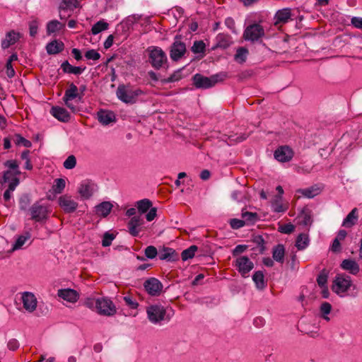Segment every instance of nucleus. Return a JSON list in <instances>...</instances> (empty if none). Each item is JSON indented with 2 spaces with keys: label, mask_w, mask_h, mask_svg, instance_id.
<instances>
[{
  "label": "nucleus",
  "mask_w": 362,
  "mask_h": 362,
  "mask_svg": "<svg viewBox=\"0 0 362 362\" xmlns=\"http://www.w3.org/2000/svg\"><path fill=\"white\" fill-rule=\"evenodd\" d=\"M228 78L226 72H220L210 77L204 76L201 74H196L192 77L193 85L197 88L206 89L214 86L217 83L223 81Z\"/></svg>",
  "instance_id": "f257e3e1"
},
{
  "label": "nucleus",
  "mask_w": 362,
  "mask_h": 362,
  "mask_svg": "<svg viewBox=\"0 0 362 362\" xmlns=\"http://www.w3.org/2000/svg\"><path fill=\"white\" fill-rule=\"evenodd\" d=\"M148 62L156 70L168 68V60L165 52L159 47L151 46L146 49Z\"/></svg>",
  "instance_id": "f03ea898"
},
{
  "label": "nucleus",
  "mask_w": 362,
  "mask_h": 362,
  "mask_svg": "<svg viewBox=\"0 0 362 362\" xmlns=\"http://www.w3.org/2000/svg\"><path fill=\"white\" fill-rule=\"evenodd\" d=\"M144 92L137 88L133 90L130 86L119 85L116 94L117 98L122 102L127 104H134L136 102L137 98Z\"/></svg>",
  "instance_id": "7ed1b4c3"
},
{
  "label": "nucleus",
  "mask_w": 362,
  "mask_h": 362,
  "mask_svg": "<svg viewBox=\"0 0 362 362\" xmlns=\"http://www.w3.org/2000/svg\"><path fill=\"white\" fill-rule=\"evenodd\" d=\"M29 213L31 220L42 223L48 219L50 211L47 204H42L41 201H37L29 208Z\"/></svg>",
  "instance_id": "20e7f679"
},
{
  "label": "nucleus",
  "mask_w": 362,
  "mask_h": 362,
  "mask_svg": "<svg viewBox=\"0 0 362 362\" xmlns=\"http://www.w3.org/2000/svg\"><path fill=\"white\" fill-rule=\"evenodd\" d=\"M146 313L149 320L153 323H158L163 320L169 321L170 316L166 309L160 304H153L147 307Z\"/></svg>",
  "instance_id": "39448f33"
},
{
  "label": "nucleus",
  "mask_w": 362,
  "mask_h": 362,
  "mask_svg": "<svg viewBox=\"0 0 362 362\" xmlns=\"http://www.w3.org/2000/svg\"><path fill=\"white\" fill-rule=\"evenodd\" d=\"M265 35L264 29L259 23H255L246 27L243 33V38L246 41L262 42L261 38Z\"/></svg>",
  "instance_id": "423d86ee"
},
{
  "label": "nucleus",
  "mask_w": 362,
  "mask_h": 362,
  "mask_svg": "<svg viewBox=\"0 0 362 362\" xmlns=\"http://www.w3.org/2000/svg\"><path fill=\"white\" fill-rule=\"evenodd\" d=\"M182 36L177 35L174 37V42L170 47V57L174 62L181 59L187 52L186 45L182 41Z\"/></svg>",
  "instance_id": "0eeeda50"
},
{
  "label": "nucleus",
  "mask_w": 362,
  "mask_h": 362,
  "mask_svg": "<svg viewBox=\"0 0 362 362\" xmlns=\"http://www.w3.org/2000/svg\"><path fill=\"white\" fill-rule=\"evenodd\" d=\"M78 90V88L77 86L74 83H71L69 84V88L65 90V93L63 97L65 105L74 113L78 112L79 108L73 105L72 100L78 99V100L81 101L82 99V95L79 94Z\"/></svg>",
  "instance_id": "6e6552de"
},
{
  "label": "nucleus",
  "mask_w": 362,
  "mask_h": 362,
  "mask_svg": "<svg viewBox=\"0 0 362 362\" xmlns=\"http://www.w3.org/2000/svg\"><path fill=\"white\" fill-rule=\"evenodd\" d=\"M352 286L351 277L346 274H338L332 285V291L337 294L347 291Z\"/></svg>",
  "instance_id": "1a4fd4ad"
},
{
  "label": "nucleus",
  "mask_w": 362,
  "mask_h": 362,
  "mask_svg": "<svg viewBox=\"0 0 362 362\" xmlns=\"http://www.w3.org/2000/svg\"><path fill=\"white\" fill-rule=\"evenodd\" d=\"M97 312L105 316H112L116 313V308L112 301L107 298H98Z\"/></svg>",
  "instance_id": "9d476101"
},
{
  "label": "nucleus",
  "mask_w": 362,
  "mask_h": 362,
  "mask_svg": "<svg viewBox=\"0 0 362 362\" xmlns=\"http://www.w3.org/2000/svg\"><path fill=\"white\" fill-rule=\"evenodd\" d=\"M235 267L241 276L246 278L248 276V273L254 268V264L247 256H241L235 260Z\"/></svg>",
  "instance_id": "9b49d317"
},
{
  "label": "nucleus",
  "mask_w": 362,
  "mask_h": 362,
  "mask_svg": "<svg viewBox=\"0 0 362 362\" xmlns=\"http://www.w3.org/2000/svg\"><path fill=\"white\" fill-rule=\"evenodd\" d=\"M144 286L148 293L153 296H159L163 289V284L161 282L154 277L145 281Z\"/></svg>",
  "instance_id": "f8f14e48"
},
{
  "label": "nucleus",
  "mask_w": 362,
  "mask_h": 362,
  "mask_svg": "<svg viewBox=\"0 0 362 362\" xmlns=\"http://www.w3.org/2000/svg\"><path fill=\"white\" fill-rule=\"evenodd\" d=\"M58 203L64 211L67 214L74 212L78 207V203L67 194L61 196L59 198Z\"/></svg>",
  "instance_id": "ddd939ff"
},
{
  "label": "nucleus",
  "mask_w": 362,
  "mask_h": 362,
  "mask_svg": "<svg viewBox=\"0 0 362 362\" xmlns=\"http://www.w3.org/2000/svg\"><path fill=\"white\" fill-rule=\"evenodd\" d=\"M274 158L280 162H288L292 159L293 152L291 148L287 146H282L279 147L274 151Z\"/></svg>",
  "instance_id": "4468645a"
},
{
  "label": "nucleus",
  "mask_w": 362,
  "mask_h": 362,
  "mask_svg": "<svg viewBox=\"0 0 362 362\" xmlns=\"http://www.w3.org/2000/svg\"><path fill=\"white\" fill-rule=\"evenodd\" d=\"M23 308L29 313H33L37 308V298L33 293L24 292L22 295Z\"/></svg>",
  "instance_id": "2eb2a0df"
},
{
  "label": "nucleus",
  "mask_w": 362,
  "mask_h": 362,
  "mask_svg": "<svg viewBox=\"0 0 362 362\" xmlns=\"http://www.w3.org/2000/svg\"><path fill=\"white\" fill-rule=\"evenodd\" d=\"M158 257L160 259L168 262H176L179 259V255L175 250L167 247L158 250Z\"/></svg>",
  "instance_id": "dca6fc26"
},
{
  "label": "nucleus",
  "mask_w": 362,
  "mask_h": 362,
  "mask_svg": "<svg viewBox=\"0 0 362 362\" xmlns=\"http://www.w3.org/2000/svg\"><path fill=\"white\" fill-rule=\"evenodd\" d=\"M51 115L62 122H68L71 119L69 112L64 107L59 106H53L50 110Z\"/></svg>",
  "instance_id": "f3484780"
},
{
  "label": "nucleus",
  "mask_w": 362,
  "mask_h": 362,
  "mask_svg": "<svg viewBox=\"0 0 362 362\" xmlns=\"http://www.w3.org/2000/svg\"><path fill=\"white\" fill-rule=\"evenodd\" d=\"M291 16V10L289 8H285L281 10H279L275 16H274V23L275 25L279 24L286 23Z\"/></svg>",
  "instance_id": "a211bd4d"
},
{
  "label": "nucleus",
  "mask_w": 362,
  "mask_h": 362,
  "mask_svg": "<svg viewBox=\"0 0 362 362\" xmlns=\"http://www.w3.org/2000/svg\"><path fill=\"white\" fill-rule=\"evenodd\" d=\"M143 223L144 220L140 216H134L132 217L128 223V229L129 233L134 237L138 236L139 230L137 229V228Z\"/></svg>",
  "instance_id": "6ab92c4d"
},
{
  "label": "nucleus",
  "mask_w": 362,
  "mask_h": 362,
  "mask_svg": "<svg viewBox=\"0 0 362 362\" xmlns=\"http://www.w3.org/2000/svg\"><path fill=\"white\" fill-rule=\"evenodd\" d=\"M341 267L353 275H356L360 271L358 264L351 259H344L341 263Z\"/></svg>",
  "instance_id": "aec40b11"
},
{
  "label": "nucleus",
  "mask_w": 362,
  "mask_h": 362,
  "mask_svg": "<svg viewBox=\"0 0 362 362\" xmlns=\"http://www.w3.org/2000/svg\"><path fill=\"white\" fill-rule=\"evenodd\" d=\"M358 219V211L357 208H354L344 219L342 226L345 228H351L356 224Z\"/></svg>",
  "instance_id": "412c9836"
},
{
  "label": "nucleus",
  "mask_w": 362,
  "mask_h": 362,
  "mask_svg": "<svg viewBox=\"0 0 362 362\" xmlns=\"http://www.w3.org/2000/svg\"><path fill=\"white\" fill-rule=\"evenodd\" d=\"M98 121L105 125L109 124L115 120V113L112 111L100 110L98 112Z\"/></svg>",
  "instance_id": "4be33fe9"
},
{
  "label": "nucleus",
  "mask_w": 362,
  "mask_h": 362,
  "mask_svg": "<svg viewBox=\"0 0 362 362\" xmlns=\"http://www.w3.org/2000/svg\"><path fill=\"white\" fill-rule=\"evenodd\" d=\"M19 37V33H16L14 30L9 31L6 33L5 39L1 41V47L4 49L8 48L11 45H14Z\"/></svg>",
  "instance_id": "5701e85b"
},
{
  "label": "nucleus",
  "mask_w": 362,
  "mask_h": 362,
  "mask_svg": "<svg viewBox=\"0 0 362 362\" xmlns=\"http://www.w3.org/2000/svg\"><path fill=\"white\" fill-rule=\"evenodd\" d=\"M64 45L62 41L57 40L49 42L46 46L47 52L49 54H57L64 50Z\"/></svg>",
  "instance_id": "b1692460"
},
{
  "label": "nucleus",
  "mask_w": 362,
  "mask_h": 362,
  "mask_svg": "<svg viewBox=\"0 0 362 362\" xmlns=\"http://www.w3.org/2000/svg\"><path fill=\"white\" fill-rule=\"evenodd\" d=\"M113 205L110 202H103L95 207L98 216L106 217L110 213Z\"/></svg>",
  "instance_id": "393cba45"
},
{
  "label": "nucleus",
  "mask_w": 362,
  "mask_h": 362,
  "mask_svg": "<svg viewBox=\"0 0 362 362\" xmlns=\"http://www.w3.org/2000/svg\"><path fill=\"white\" fill-rule=\"evenodd\" d=\"M58 295L62 299L72 303L76 302L78 298L77 292L70 288L59 290Z\"/></svg>",
  "instance_id": "a878e982"
},
{
  "label": "nucleus",
  "mask_w": 362,
  "mask_h": 362,
  "mask_svg": "<svg viewBox=\"0 0 362 362\" xmlns=\"http://www.w3.org/2000/svg\"><path fill=\"white\" fill-rule=\"evenodd\" d=\"M61 69L64 73L80 75L86 69V66H74L66 60L61 64Z\"/></svg>",
  "instance_id": "bb28decb"
},
{
  "label": "nucleus",
  "mask_w": 362,
  "mask_h": 362,
  "mask_svg": "<svg viewBox=\"0 0 362 362\" xmlns=\"http://www.w3.org/2000/svg\"><path fill=\"white\" fill-rule=\"evenodd\" d=\"M285 248L282 244H278L272 250V257L274 260L283 264L284 262Z\"/></svg>",
  "instance_id": "cd10ccee"
},
{
  "label": "nucleus",
  "mask_w": 362,
  "mask_h": 362,
  "mask_svg": "<svg viewBox=\"0 0 362 362\" xmlns=\"http://www.w3.org/2000/svg\"><path fill=\"white\" fill-rule=\"evenodd\" d=\"M230 43L231 42L229 35L223 33H220L217 35L216 47L226 49L230 46Z\"/></svg>",
  "instance_id": "c85d7f7f"
},
{
  "label": "nucleus",
  "mask_w": 362,
  "mask_h": 362,
  "mask_svg": "<svg viewBox=\"0 0 362 362\" xmlns=\"http://www.w3.org/2000/svg\"><path fill=\"white\" fill-rule=\"evenodd\" d=\"M297 192L301 194L303 196L307 198H313L320 194V189L319 187L315 185L305 189H300L297 191Z\"/></svg>",
  "instance_id": "c756f323"
},
{
  "label": "nucleus",
  "mask_w": 362,
  "mask_h": 362,
  "mask_svg": "<svg viewBox=\"0 0 362 362\" xmlns=\"http://www.w3.org/2000/svg\"><path fill=\"white\" fill-rule=\"evenodd\" d=\"M64 28V24L61 23L57 20H52L47 24V34L48 35L57 32V30H62Z\"/></svg>",
  "instance_id": "7c9ffc66"
},
{
  "label": "nucleus",
  "mask_w": 362,
  "mask_h": 362,
  "mask_svg": "<svg viewBox=\"0 0 362 362\" xmlns=\"http://www.w3.org/2000/svg\"><path fill=\"white\" fill-rule=\"evenodd\" d=\"M309 244V238L307 234L300 233L298 235L296 241V247L298 250L305 249Z\"/></svg>",
  "instance_id": "2f4dec72"
},
{
  "label": "nucleus",
  "mask_w": 362,
  "mask_h": 362,
  "mask_svg": "<svg viewBox=\"0 0 362 362\" xmlns=\"http://www.w3.org/2000/svg\"><path fill=\"white\" fill-rule=\"evenodd\" d=\"M252 280L259 289H263L266 286L264 276L262 271L255 272L252 276Z\"/></svg>",
  "instance_id": "473e14b6"
},
{
  "label": "nucleus",
  "mask_w": 362,
  "mask_h": 362,
  "mask_svg": "<svg viewBox=\"0 0 362 362\" xmlns=\"http://www.w3.org/2000/svg\"><path fill=\"white\" fill-rule=\"evenodd\" d=\"M78 193L83 199H88L93 195L91 185L88 183L81 184L78 189Z\"/></svg>",
  "instance_id": "72a5a7b5"
},
{
  "label": "nucleus",
  "mask_w": 362,
  "mask_h": 362,
  "mask_svg": "<svg viewBox=\"0 0 362 362\" xmlns=\"http://www.w3.org/2000/svg\"><path fill=\"white\" fill-rule=\"evenodd\" d=\"M242 218L245 221V225H253L258 220V215L255 212L243 211Z\"/></svg>",
  "instance_id": "f704fd0d"
},
{
  "label": "nucleus",
  "mask_w": 362,
  "mask_h": 362,
  "mask_svg": "<svg viewBox=\"0 0 362 362\" xmlns=\"http://www.w3.org/2000/svg\"><path fill=\"white\" fill-rule=\"evenodd\" d=\"M152 206V202L148 199H144L136 202V207L141 214L148 211Z\"/></svg>",
  "instance_id": "c9c22d12"
},
{
  "label": "nucleus",
  "mask_w": 362,
  "mask_h": 362,
  "mask_svg": "<svg viewBox=\"0 0 362 362\" xmlns=\"http://www.w3.org/2000/svg\"><path fill=\"white\" fill-rule=\"evenodd\" d=\"M249 52L248 49L246 47H240L238 48L236 53L235 54V61L243 63L247 59V56Z\"/></svg>",
  "instance_id": "e433bc0d"
},
{
  "label": "nucleus",
  "mask_w": 362,
  "mask_h": 362,
  "mask_svg": "<svg viewBox=\"0 0 362 362\" xmlns=\"http://www.w3.org/2000/svg\"><path fill=\"white\" fill-rule=\"evenodd\" d=\"M198 250L197 245H191L186 250H184L181 253V257L183 261H187L194 257L195 252Z\"/></svg>",
  "instance_id": "4c0bfd02"
},
{
  "label": "nucleus",
  "mask_w": 362,
  "mask_h": 362,
  "mask_svg": "<svg viewBox=\"0 0 362 362\" xmlns=\"http://www.w3.org/2000/svg\"><path fill=\"white\" fill-rule=\"evenodd\" d=\"M13 141L14 144L17 146H23L27 148H30L32 146L31 141L25 139L21 134H15L13 136Z\"/></svg>",
  "instance_id": "58836bf2"
},
{
  "label": "nucleus",
  "mask_w": 362,
  "mask_h": 362,
  "mask_svg": "<svg viewBox=\"0 0 362 362\" xmlns=\"http://www.w3.org/2000/svg\"><path fill=\"white\" fill-rule=\"evenodd\" d=\"M108 25L107 23L103 21H100L93 25L91 33L93 35H97L100 32L107 30L108 28Z\"/></svg>",
  "instance_id": "ea45409f"
},
{
  "label": "nucleus",
  "mask_w": 362,
  "mask_h": 362,
  "mask_svg": "<svg viewBox=\"0 0 362 362\" xmlns=\"http://www.w3.org/2000/svg\"><path fill=\"white\" fill-rule=\"evenodd\" d=\"M31 199L29 194H24L19 199V208L22 211L29 210Z\"/></svg>",
  "instance_id": "a19ab883"
},
{
  "label": "nucleus",
  "mask_w": 362,
  "mask_h": 362,
  "mask_svg": "<svg viewBox=\"0 0 362 362\" xmlns=\"http://www.w3.org/2000/svg\"><path fill=\"white\" fill-rule=\"evenodd\" d=\"M328 274V271L325 269H323L317 275V283L320 287H325L327 286Z\"/></svg>",
  "instance_id": "79ce46f5"
},
{
  "label": "nucleus",
  "mask_w": 362,
  "mask_h": 362,
  "mask_svg": "<svg viewBox=\"0 0 362 362\" xmlns=\"http://www.w3.org/2000/svg\"><path fill=\"white\" fill-rule=\"evenodd\" d=\"M281 199L280 196H275L274 200L272 203V207L275 212H284L287 208L281 203Z\"/></svg>",
  "instance_id": "37998d69"
},
{
  "label": "nucleus",
  "mask_w": 362,
  "mask_h": 362,
  "mask_svg": "<svg viewBox=\"0 0 362 362\" xmlns=\"http://www.w3.org/2000/svg\"><path fill=\"white\" fill-rule=\"evenodd\" d=\"M191 50L194 54L204 53L206 50L205 43L202 40L194 41Z\"/></svg>",
  "instance_id": "c03bdc74"
},
{
  "label": "nucleus",
  "mask_w": 362,
  "mask_h": 362,
  "mask_svg": "<svg viewBox=\"0 0 362 362\" xmlns=\"http://www.w3.org/2000/svg\"><path fill=\"white\" fill-rule=\"evenodd\" d=\"M182 78L181 75V69H178L175 71L173 74H172L168 78H162L160 79V81L162 83L165 84L168 83H173L177 81Z\"/></svg>",
  "instance_id": "a18cd8bd"
},
{
  "label": "nucleus",
  "mask_w": 362,
  "mask_h": 362,
  "mask_svg": "<svg viewBox=\"0 0 362 362\" xmlns=\"http://www.w3.org/2000/svg\"><path fill=\"white\" fill-rule=\"evenodd\" d=\"M332 310V305L329 303L324 302L320 305V313L322 315V317L325 319L327 321L329 320V317H327V315L330 313Z\"/></svg>",
  "instance_id": "49530a36"
},
{
  "label": "nucleus",
  "mask_w": 362,
  "mask_h": 362,
  "mask_svg": "<svg viewBox=\"0 0 362 362\" xmlns=\"http://www.w3.org/2000/svg\"><path fill=\"white\" fill-rule=\"evenodd\" d=\"M252 242L257 245V247L259 248V252L261 254H263L264 251L266 250L265 247V241L262 235H255L253 239Z\"/></svg>",
  "instance_id": "de8ad7c7"
},
{
  "label": "nucleus",
  "mask_w": 362,
  "mask_h": 362,
  "mask_svg": "<svg viewBox=\"0 0 362 362\" xmlns=\"http://www.w3.org/2000/svg\"><path fill=\"white\" fill-rule=\"evenodd\" d=\"M66 182L62 178H57L54 180V184L52 186L53 191L56 194H60L65 188Z\"/></svg>",
  "instance_id": "09e8293b"
},
{
  "label": "nucleus",
  "mask_w": 362,
  "mask_h": 362,
  "mask_svg": "<svg viewBox=\"0 0 362 362\" xmlns=\"http://www.w3.org/2000/svg\"><path fill=\"white\" fill-rule=\"evenodd\" d=\"M78 6V2L76 0H62V3L59 5V10H66L68 8H71L73 6L74 8H77Z\"/></svg>",
  "instance_id": "8fccbe9b"
},
{
  "label": "nucleus",
  "mask_w": 362,
  "mask_h": 362,
  "mask_svg": "<svg viewBox=\"0 0 362 362\" xmlns=\"http://www.w3.org/2000/svg\"><path fill=\"white\" fill-rule=\"evenodd\" d=\"M30 238V234L29 233H25V235L18 236L15 244L13 245V249H20L25 244L26 240H28Z\"/></svg>",
  "instance_id": "3c124183"
},
{
  "label": "nucleus",
  "mask_w": 362,
  "mask_h": 362,
  "mask_svg": "<svg viewBox=\"0 0 362 362\" xmlns=\"http://www.w3.org/2000/svg\"><path fill=\"white\" fill-rule=\"evenodd\" d=\"M144 254L146 258L153 259L158 255V251L155 246L149 245L145 248Z\"/></svg>",
  "instance_id": "603ef678"
},
{
  "label": "nucleus",
  "mask_w": 362,
  "mask_h": 362,
  "mask_svg": "<svg viewBox=\"0 0 362 362\" xmlns=\"http://www.w3.org/2000/svg\"><path fill=\"white\" fill-rule=\"evenodd\" d=\"M295 230V226L291 223L279 225L278 231L284 233V234H290L293 233Z\"/></svg>",
  "instance_id": "864d4df0"
},
{
  "label": "nucleus",
  "mask_w": 362,
  "mask_h": 362,
  "mask_svg": "<svg viewBox=\"0 0 362 362\" xmlns=\"http://www.w3.org/2000/svg\"><path fill=\"white\" fill-rule=\"evenodd\" d=\"M76 165V158L74 155L68 156V158L64 162V167L67 170H71L75 168Z\"/></svg>",
  "instance_id": "5fc2aeb1"
},
{
  "label": "nucleus",
  "mask_w": 362,
  "mask_h": 362,
  "mask_svg": "<svg viewBox=\"0 0 362 362\" xmlns=\"http://www.w3.org/2000/svg\"><path fill=\"white\" fill-rule=\"evenodd\" d=\"M115 238V235L109 232H106L103 235L102 240V245L103 247H108L112 244V241Z\"/></svg>",
  "instance_id": "6e6d98bb"
},
{
  "label": "nucleus",
  "mask_w": 362,
  "mask_h": 362,
  "mask_svg": "<svg viewBox=\"0 0 362 362\" xmlns=\"http://www.w3.org/2000/svg\"><path fill=\"white\" fill-rule=\"evenodd\" d=\"M39 23L35 19L29 22V33L31 37H35L37 33Z\"/></svg>",
  "instance_id": "4d7b16f0"
},
{
  "label": "nucleus",
  "mask_w": 362,
  "mask_h": 362,
  "mask_svg": "<svg viewBox=\"0 0 362 362\" xmlns=\"http://www.w3.org/2000/svg\"><path fill=\"white\" fill-rule=\"evenodd\" d=\"M6 167L9 168L11 170H16L15 175H18L21 172L18 170V164L16 160H8L4 163Z\"/></svg>",
  "instance_id": "13d9d810"
},
{
  "label": "nucleus",
  "mask_w": 362,
  "mask_h": 362,
  "mask_svg": "<svg viewBox=\"0 0 362 362\" xmlns=\"http://www.w3.org/2000/svg\"><path fill=\"white\" fill-rule=\"evenodd\" d=\"M245 225V221L232 218L230 221V226L233 229H239Z\"/></svg>",
  "instance_id": "bf43d9fd"
},
{
  "label": "nucleus",
  "mask_w": 362,
  "mask_h": 362,
  "mask_svg": "<svg viewBox=\"0 0 362 362\" xmlns=\"http://www.w3.org/2000/svg\"><path fill=\"white\" fill-rule=\"evenodd\" d=\"M85 57L95 61L100 58V54L95 49H90L85 53Z\"/></svg>",
  "instance_id": "052dcab7"
},
{
  "label": "nucleus",
  "mask_w": 362,
  "mask_h": 362,
  "mask_svg": "<svg viewBox=\"0 0 362 362\" xmlns=\"http://www.w3.org/2000/svg\"><path fill=\"white\" fill-rule=\"evenodd\" d=\"M20 347L19 341L14 338L8 340L7 342V348L12 351H16Z\"/></svg>",
  "instance_id": "680f3d73"
},
{
  "label": "nucleus",
  "mask_w": 362,
  "mask_h": 362,
  "mask_svg": "<svg viewBox=\"0 0 362 362\" xmlns=\"http://www.w3.org/2000/svg\"><path fill=\"white\" fill-rule=\"evenodd\" d=\"M124 301L125 302L126 305L132 309H136L139 305L138 303L136 302L130 296H124Z\"/></svg>",
  "instance_id": "e2e57ef3"
},
{
  "label": "nucleus",
  "mask_w": 362,
  "mask_h": 362,
  "mask_svg": "<svg viewBox=\"0 0 362 362\" xmlns=\"http://www.w3.org/2000/svg\"><path fill=\"white\" fill-rule=\"evenodd\" d=\"M97 303H98V298L95 299L93 298H87L84 301V305L90 308V309H96L97 310Z\"/></svg>",
  "instance_id": "0e129e2a"
},
{
  "label": "nucleus",
  "mask_w": 362,
  "mask_h": 362,
  "mask_svg": "<svg viewBox=\"0 0 362 362\" xmlns=\"http://www.w3.org/2000/svg\"><path fill=\"white\" fill-rule=\"evenodd\" d=\"M247 248V246L245 245H237L233 250L232 254L233 256L236 257L240 254L244 252Z\"/></svg>",
  "instance_id": "69168bd1"
},
{
  "label": "nucleus",
  "mask_w": 362,
  "mask_h": 362,
  "mask_svg": "<svg viewBox=\"0 0 362 362\" xmlns=\"http://www.w3.org/2000/svg\"><path fill=\"white\" fill-rule=\"evenodd\" d=\"M351 25L358 28L362 30V18L361 17H353L351 19Z\"/></svg>",
  "instance_id": "338daca9"
},
{
  "label": "nucleus",
  "mask_w": 362,
  "mask_h": 362,
  "mask_svg": "<svg viewBox=\"0 0 362 362\" xmlns=\"http://www.w3.org/2000/svg\"><path fill=\"white\" fill-rule=\"evenodd\" d=\"M330 250L333 252H334V253H337V252H341V247L340 241L338 240L337 239L334 238V240H333V243H332V245L331 246Z\"/></svg>",
  "instance_id": "774afa93"
}]
</instances>
